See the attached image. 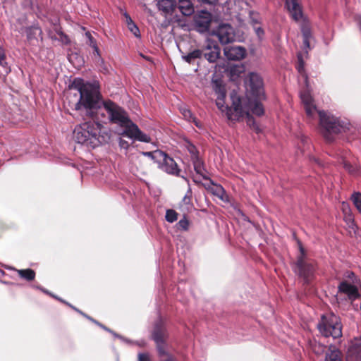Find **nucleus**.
Here are the masks:
<instances>
[{"label": "nucleus", "instance_id": "27", "mask_svg": "<svg viewBox=\"0 0 361 361\" xmlns=\"http://www.w3.org/2000/svg\"><path fill=\"white\" fill-rule=\"evenodd\" d=\"M16 271L20 278L27 281H32L35 279L36 273L32 269H16Z\"/></svg>", "mask_w": 361, "mask_h": 361}, {"label": "nucleus", "instance_id": "23", "mask_svg": "<svg viewBox=\"0 0 361 361\" xmlns=\"http://www.w3.org/2000/svg\"><path fill=\"white\" fill-rule=\"evenodd\" d=\"M324 361H343V354L336 346L330 345L325 353Z\"/></svg>", "mask_w": 361, "mask_h": 361}, {"label": "nucleus", "instance_id": "8", "mask_svg": "<svg viewBox=\"0 0 361 361\" xmlns=\"http://www.w3.org/2000/svg\"><path fill=\"white\" fill-rule=\"evenodd\" d=\"M109 105L110 106H106L109 109V121L124 128V130L128 129L133 122L129 118L127 112L112 101H109Z\"/></svg>", "mask_w": 361, "mask_h": 361}, {"label": "nucleus", "instance_id": "50", "mask_svg": "<svg viewBox=\"0 0 361 361\" xmlns=\"http://www.w3.org/2000/svg\"><path fill=\"white\" fill-rule=\"evenodd\" d=\"M202 4L215 5L219 0H198Z\"/></svg>", "mask_w": 361, "mask_h": 361}, {"label": "nucleus", "instance_id": "53", "mask_svg": "<svg viewBox=\"0 0 361 361\" xmlns=\"http://www.w3.org/2000/svg\"><path fill=\"white\" fill-rule=\"evenodd\" d=\"M190 121L194 123V124L199 128L202 127V123L195 116H193Z\"/></svg>", "mask_w": 361, "mask_h": 361}, {"label": "nucleus", "instance_id": "12", "mask_svg": "<svg viewBox=\"0 0 361 361\" xmlns=\"http://www.w3.org/2000/svg\"><path fill=\"white\" fill-rule=\"evenodd\" d=\"M212 22V15L206 11H201L194 17V23L197 30L204 32L209 30Z\"/></svg>", "mask_w": 361, "mask_h": 361}, {"label": "nucleus", "instance_id": "54", "mask_svg": "<svg viewBox=\"0 0 361 361\" xmlns=\"http://www.w3.org/2000/svg\"><path fill=\"white\" fill-rule=\"evenodd\" d=\"M255 30H256V33L259 37H261L262 36L264 35V30L262 27H256Z\"/></svg>", "mask_w": 361, "mask_h": 361}, {"label": "nucleus", "instance_id": "42", "mask_svg": "<svg viewBox=\"0 0 361 361\" xmlns=\"http://www.w3.org/2000/svg\"><path fill=\"white\" fill-rule=\"evenodd\" d=\"M188 152H190V154H191L192 159L195 157H199V152L194 145L189 144V145L188 146Z\"/></svg>", "mask_w": 361, "mask_h": 361}, {"label": "nucleus", "instance_id": "2", "mask_svg": "<svg viewBox=\"0 0 361 361\" xmlns=\"http://www.w3.org/2000/svg\"><path fill=\"white\" fill-rule=\"evenodd\" d=\"M70 88L77 90L80 94L79 99L75 104V110H80L83 106L87 114L89 110L95 109L103 102L100 92L90 84L85 83L82 78H75L70 85Z\"/></svg>", "mask_w": 361, "mask_h": 361}, {"label": "nucleus", "instance_id": "20", "mask_svg": "<svg viewBox=\"0 0 361 361\" xmlns=\"http://www.w3.org/2000/svg\"><path fill=\"white\" fill-rule=\"evenodd\" d=\"M348 361H361V343H353L347 353Z\"/></svg>", "mask_w": 361, "mask_h": 361}, {"label": "nucleus", "instance_id": "39", "mask_svg": "<svg viewBox=\"0 0 361 361\" xmlns=\"http://www.w3.org/2000/svg\"><path fill=\"white\" fill-rule=\"evenodd\" d=\"M85 36L87 38V44L89 46L92 47V48H96L97 41L96 39L92 37V34L90 32H87L85 33Z\"/></svg>", "mask_w": 361, "mask_h": 361}, {"label": "nucleus", "instance_id": "15", "mask_svg": "<svg viewBox=\"0 0 361 361\" xmlns=\"http://www.w3.org/2000/svg\"><path fill=\"white\" fill-rule=\"evenodd\" d=\"M300 99L304 105L307 116L312 118L317 111L316 106L314 104V100L308 90H304L300 92Z\"/></svg>", "mask_w": 361, "mask_h": 361}, {"label": "nucleus", "instance_id": "26", "mask_svg": "<svg viewBox=\"0 0 361 361\" xmlns=\"http://www.w3.org/2000/svg\"><path fill=\"white\" fill-rule=\"evenodd\" d=\"M207 49L209 51L204 54V58L210 63L215 62L220 56V48L214 45L213 47L208 46Z\"/></svg>", "mask_w": 361, "mask_h": 361}, {"label": "nucleus", "instance_id": "58", "mask_svg": "<svg viewBox=\"0 0 361 361\" xmlns=\"http://www.w3.org/2000/svg\"><path fill=\"white\" fill-rule=\"evenodd\" d=\"M357 21L361 29V16L357 18Z\"/></svg>", "mask_w": 361, "mask_h": 361}, {"label": "nucleus", "instance_id": "52", "mask_svg": "<svg viewBox=\"0 0 361 361\" xmlns=\"http://www.w3.org/2000/svg\"><path fill=\"white\" fill-rule=\"evenodd\" d=\"M119 145L121 147L124 148V149H128L129 147L128 142L122 139H120Z\"/></svg>", "mask_w": 361, "mask_h": 361}, {"label": "nucleus", "instance_id": "59", "mask_svg": "<svg viewBox=\"0 0 361 361\" xmlns=\"http://www.w3.org/2000/svg\"><path fill=\"white\" fill-rule=\"evenodd\" d=\"M235 69H236V68H235V67L232 68H231V73L232 74L235 73Z\"/></svg>", "mask_w": 361, "mask_h": 361}, {"label": "nucleus", "instance_id": "44", "mask_svg": "<svg viewBox=\"0 0 361 361\" xmlns=\"http://www.w3.org/2000/svg\"><path fill=\"white\" fill-rule=\"evenodd\" d=\"M6 54L4 49L0 47V66L6 67L7 63L6 62Z\"/></svg>", "mask_w": 361, "mask_h": 361}, {"label": "nucleus", "instance_id": "31", "mask_svg": "<svg viewBox=\"0 0 361 361\" xmlns=\"http://www.w3.org/2000/svg\"><path fill=\"white\" fill-rule=\"evenodd\" d=\"M225 99H216V105L218 109L221 110L222 112L226 111V116H228V111H231V114L233 117H235V111H233V105L231 107H228V106H225Z\"/></svg>", "mask_w": 361, "mask_h": 361}, {"label": "nucleus", "instance_id": "35", "mask_svg": "<svg viewBox=\"0 0 361 361\" xmlns=\"http://www.w3.org/2000/svg\"><path fill=\"white\" fill-rule=\"evenodd\" d=\"M166 220L168 222L173 223L178 219V214L173 209H168L166 212Z\"/></svg>", "mask_w": 361, "mask_h": 361}, {"label": "nucleus", "instance_id": "49", "mask_svg": "<svg viewBox=\"0 0 361 361\" xmlns=\"http://www.w3.org/2000/svg\"><path fill=\"white\" fill-rule=\"evenodd\" d=\"M214 92L216 94H220V92H225V87L221 84H216L214 87Z\"/></svg>", "mask_w": 361, "mask_h": 361}, {"label": "nucleus", "instance_id": "29", "mask_svg": "<svg viewBox=\"0 0 361 361\" xmlns=\"http://www.w3.org/2000/svg\"><path fill=\"white\" fill-rule=\"evenodd\" d=\"M214 187L212 188V193L218 197L223 201L228 200V196L224 190V188L220 185L214 184Z\"/></svg>", "mask_w": 361, "mask_h": 361}, {"label": "nucleus", "instance_id": "17", "mask_svg": "<svg viewBox=\"0 0 361 361\" xmlns=\"http://www.w3.org/2000/svg\"><path fill=\"white\" fill-rule=\"evenodd\" d=\"M285 6L293 20L297 22L302 19L303 13L298 0H286Z\"/></svg>", "mask_w": 361, "mask_h": 361}, {"label": "nucleus", "instance_id": "24", "mask_svg": "<svg viewBox=\"0 0 361 361\" xmlns=\"http://www.w3.org/2000/svg\"><path fill=\"white\" fill-rule=\"evenodd\" d=\"M176 8L185 16H191L195 11L194 6L190 0H178Z\"/></svg>", "mask_w": 361, "mask_h": 361}, {"label": "nucleus", "instance_id": "62", "mask_svg": "<svg viewBox=\"0 0 361 361\" xmlns=\"http://www.w3.org/2000/svg\"><path fill=\"white\" fill-rule=\"evenodd\" d=\"M62 39H64V37H60V40L62 42Z\"/></svg>", "mask_w": 361, "mask_h": 361}, {"label": "nucleus", "instance_id": "61", "mask_svg": "<svg viewBox=\"0 0 361 361\" xmlns=\"http://www.w3.org/2000/svg\"><path fill=\"white\" fill-rule=\"evenodd\" d=\"M350 275L354 276L353 272H350V274L348 275V276L350 277Z\"/></svg>", "mask_w": 361, "mask_h": 361}, {"label": "nucleus", "instance_id": "55", "mask_svg": "<svg viewBox=\"0 0 361 361\" xmlns=\"http://www.w3.org/2000/svg\"><path fill=\"white\" fill-rule=\"evenodd\" d=\"M303 44L305 47L310 48V39L303 38Z\"/></svg>", "mask_w": 361, "mask_h": 361}, {"label": "nucleus", "instance_id": "3", "mask_svg": "<svg viewBox=\"0 0 361 361\" xmlns=\"http://www.w3.org/2000/svg\"><path fill=\"white\" fill-rule=\"evenodd\" d=\"M233 108L235 111V117L232 116L231 111H228V119L238 121L245 116V114L252 112L253 114L261 116L264 113V107L260 102L263 99H255L253 97H240L236 94H231Z\"/></svg>", "mask_w": 361, "mask_h": 361}, {"label": "nucleus", "instance_id": "33", "mask_svg": "<svg viewBox=\"0 0 361 361\" xmlns=\"http://www.w3.org/2000/svg\"><path fill=\"white\" fill-rule=\"evenodd\" d=\"M245 116L247 118V125L257 133H259L261 130L258 126V124L256 123L255 120L254 119L253 116L250 114H245Z\"/></svg>", "mask_w": 361, "mask_h": 361}, {"label": "nucleus", "instance_id": "32", "mask_svg": "<svg viewBox=\"0 0 361 361\" xmlns=\"http://www.w3.org/2000/svg\"><path fill=\"white\" fill-rule=\"evenodd\" d=\"M162 152L160 149H157L152 152H142L141 154L145 157H149L155 163H157L158 161H160Z\"/></svg>", "mask_w": 361, "mask_h": 361}, {"label": "nucleus", "instance_id": "9", "mask_svg": "<svg viewBox=\"0 0 361 361\" xmlns=\"http://www.w3.org/2000/svg\"><path fill=\"white\" fill-rule=\"evenodd\" d=\"M151 338L154 341L156 348L162 351L163 347H168L169 333L161 319L155 322L151 332Z\"/></svg>", "mask_w": 361, "mask_h": 361}, {"label": "nucleus", "instance_id": "16", "mask_svg": "<svg viewBox=\"0 0 361 361\" xmlns=\"http://www.w3.org/2000/svg\"><path fill=\"white\" fill-rule=\"evenodd\" d=\"M246 54V49L240 46H229L224 49V54L228 60H242L245 57Z\"/></svg>", "mask_w": 361, "mask_h": 361}, {"label": "nucleus", "instance_id": "21", "mask_svg": "<svg viewBox=\"0 0 361 361\" xmlns=\"http://www.w3.org/2000/svg\"><path fill=\"white\" fill-rule=\"evenodd\" d=\"M27 35V39L30 44H34L35 42H38V37L42 39V31L38 26H30L25 29Z\"/></svg>", "mask_w": 361, "mask_h": 361}, {"label": "nucleus", "instance_id": "1", "mask_svg": "<svg viewBox=\"0 0 361 361\" xmlns=\"http://www.w3.org/2000/svg\"><path fill=\"white\" fill-rule=\"evenodd\" d=\"M102 125L92 121H85L75 127L73 137L78 143L87 147L95 148L110 140V135L102 131Z\"/></svg>", "mask_w": 361, "mask_h": 361}, {"label": "nucleus", "instance_id": "6", "mask_svg": "<svg viewBox=\"0 0 361 361\" xmlns=\"http://www.w3.org/2000/svg\"><path fill=\"white\" fill-rule=\"evenodd\" d=\"M293 271L302 279L304 284H310L315 279V273L317 269V263L314 259L304 261L302 259H296Z\"/></svg>", "mask_w": 361, "mask_h": 361}, {"label": "nucleus", "instance_id": "28", "mask_svg": "<svg viewBox=\"0 0 361 361\" xmlns=\"http://www.w3.org/2000/svg\"><path fill=\"white\" fill-rule=\"evenodd\" d=\"M202 54V51L200 49H195L192 51L188 53L187 55L183 56V58L187 63H192L194 60L200 59Z\"/></svg>", "mask_w": 361, "mask_h": 361}, {"label": "nucleus", "instance_id": "34", "mask_svg": "<svg viewBox=\"0 0 361 361\" xmlns=\"http://www.w3.org/2000/svg\"><path fill=\"white\" fill-rule=\"evenodd\" d=\"M351 200L357 209L361 214V193L354 192L351 196Z\"/></svg>", "mask_w": 361, "mask_h": 361}, {"label": "nucleus", "instance_id": "41", "mask_svg": "<svg viewBox=\"0 0 361 361\" xmlns=\"http://www.w3.org/2000/svg\"><path fill=\"white\" fill-rule=\"evenodd\" d=\"M137 361H153L148 353H140L137 355Z\"/></svg>", "mask_w": 361, "mask_h": 361}, {"label": "nucleus", "instance_id": "45", "mask_svg": "<svg viewBox=\"0 0 361 361\" xmlns=\"http://www.w3.org/2000/svg\"><path fill=\"white\" fill-rule=\"evenodd\" d=\"M302 34L303 38L310 39V37H311L310 28L307 26H303L302 27Z\"/></svg>", "mask_w": 361, "mask_h": 361}, {"label": "nucleus", "instance_id": "19", "mask_svg": "<svg viewBox=\"0 0 361 361\" xmlns=\"http://www.w3.org/2000/svg\"><path fill=\"white\" fill-rule=\"evenodd\" d=\"M41 290L51 295V297L57 299L58 300L62 302L63 303L66 304V305H68V307H70L71 308H72L73 310H74L75 312H78L79 314H80L81 315H82L84 317L87 318V319H89L90 321H91L92 322L96 324L97 325H98L99 326L102 327V329H104V330L107 331H111V330L107 328L106 326H105L104 325H103L102 324H101L100 322H99L98 321L95 320L94 318L91 317L90 316L87 315V314H85V312H83L82 311H81L80 310L78 309L77 307H74L73 305H72L71 304H70L69 302H66L64 301L63 300L58 298L57 296H55L53 294L50 293L48 290H44L43 288H41Z\"/></svg>", "mask_w": 361, "mask_h": 361}, {"label": "nucleus", "instance_id": "56", "mask_svg": "<svg viewBox=\"0 0 361 361\" xmlns=\"http://www.w3.org/2000/svg\"><path fill=\"white\" fill-rule=\"evenodd\" d=\"M226 98V92H220V94H216V99H225Z\"/></svg>", "mask_w": 361, "mask_h": 361}, {"label": "nucleus", "instance_id": "60", "mask_svg": "<svg viewBox=\"0 0 361 361\" xmlns=\"http://www.w3.org/2000/svg\"><path fill=\"white\" fill-rule=\"evenodd\" d=\"M137 161L139 162V163H141L142 161V159H140V157H137Z\"/></svg>", "mask_w": 361, "mask_h": 361}, {"label": "nucleus", "instance_id": "25", "mask_svg": "<svg viewBox=\"0 0 361 361\" xmlns=\"http://www.w3.org/2000/svg\"><path fill=\"white\" fill-rule=\"evenodd\" d=\"M192 161L195 172L200 175L204 180L209 179V177L207 175V171L205 169L204 161L200 158V157H195Z\"/></svg>", "mask_w": 361, "mask_h": 361}, {"label": "nucleus", "instance_id": "47", "mask_svg": "<svg viewBox=\"0 0 361 361\" xmlns=\"http://www.w3.org/2000/svg\"><path fill=\"white\" fill-rule=\"evenodd\" d=\"M299 248L300 254L297 257V259H302L304 261L310 260V259L307 257L305 250L301 244H300Z\"/></svg>", "mask_w": 361, "mask_h": 361}, {"label": "nucleus", "instance_id": "38", "mask_svg": "<svg viewBox=\"0 0 361 361\" xmlns=\"http://www.w3.org/2000/svg\"><path fill=\"white\" fill-rule=\"evenodd\" d=\"M54 30L60 37H64V39H62V42L63 44H67L70 42L68 37L62 31L61 27L60 26H55Z\"/></svg>", "mask_w": 361, "mask_h": 361}, {"label": "nucleus", "instance_id": "37", "mask_svg": "<svg viewBox=\"0 0 361 361\" xmlns=\"http://www.w3.org/2000/svg\"><path fill=\"white\" fill-rule=\"evenodd\" d=\"M128 28L136 37L140 36V30L133 20H130V23H128Z\"/></svg>", "mask_w": 361, "mask_h": 361}, {"label": "nucleus", "instance_id": "48", "mask_svg": "<svg viewBox=\"0 0 361 361\" xmlns=\"http://www.w3.org/2000/svg\"><path fill=\"white\" fill-rule=\"evenodd\" d=\"M183 116L185 119L188 120L189 121H191V119L193 118V114L189 109H183L182 112Z\"/></svg>", "mask_w": 361, "mask_h": 361}, {"label": "nucleus", "instance_id": "10", "mask_svg": "<svg viewBox=\"0 0 361 361\" xmlns=\"http://www.w3.org/2000/svg\"><path fill=\"white\" fill-rule=\"evenodd\" d=\"M109 101H103L95 109L89 110L86 116L92 118L94 123H106L109 120V109L106 108V106H109Z\"/></svg>", "mask_w": 361, "mask_h": 361}, {"label": "nucleus", "instance_id": "51", "mask_svg": "<svg viewBox=\"0 0 361 361\" xmlns=\"http://www.w3.org/2000/svg\"><path fill=\"white\" fill-rule=\"evenodd\" d=\"M93 49H94V52H93L94 56H97L99 60L103 61V59L101 58L100 51H99L98 46L97 45L96 48H93Z\"/></svg>", "mask_w": 361, "mask_h": 361}, {"label": "nucleus", "instance_id": "14", "mask_svg": "<svg viewBox=\"0 0 361 361\" xmlns=\"http://www.w3.org/2000/svg\"><path fill=\"white\" fill-rule=\"evenodd\" d=\"M122 135L143 142L149 143L151 142V137L148 135L142 133L134 123L128 127V129L124 130Z\"/></svg>", "mask_w": 361, "mask_h": 361}, {"label": "nucleus", "instance_id": "30", "mask_svg": "<svg viewBox=\"0 0 361 361\" xmlns=\"http://www.w3.org/2000/svg\"><path fill=\"white\" fill-rule=\"evenodd\" d=\"M168 347H163L162 351L157 349L160 361H175L174 357L167 351Z\"/></svg>", "mask_w": 361, "mask_h": 361}, {"label": "nucleus", "instance_id": "43", "mask_svg": "<svg viewBox=\"0 0 361 361\" xmlns=\"http://www.w3.org/2000/svg\"><path fill=\"white\" fill-rule=\"evenodd\" d=\"M178 224L179 227L181 228L182 229L188 230V226H189V221L187 219V218L185 216H184L183 219H180L178 221Z\"/></svg>", "mask_w": 361, "mask_h": 361}, {"label": "nucleus", "instance_id": "22", "mask_svg": "<svg viewBox=\"0 0 361 361\" xmlns=\"http://www.w3.org/2000/svg\"><path fill=\"white\" fill-rule=\"evenodd\" d=\"M157 6L160 11L169 14L176 11L177 2L174 0H159Z\"/></svg>", "mask_w": 361, "mask_h": 361}, {"label": "nucleus", "instance_id": "40", "mask_svg": "<svg viewBox=\"0 0 361 361\" xmlns=\"http://www.w3.org/2000/svg\"><path fill=\"white\" fill-rule=\"evenodd\" d=\"M298 65L296 66V68L298 70V71L300 73V74H302L304 73V65H305V63H304V61L302 59V57L301 56V54H299L298 56Z\"/></svg>", "mask_w": 361, "mask_h": 361}, {"label": "nucleus", "instance_id": "13", "mask_svg": "<svg viewBox=\"0 0 361 361\" xmlns=\"http://www.w3.org/2000/svg\"><path fill=\"white\" fill-rule=\"evenodd\" d=\"M216 35L222 44L231 43L235 39L233 28L228 24L219 25L216 30Z\"/></svg>", "mask_w": 361, "mask_h": 361}, {"label": "nucleus", "instance_id": "4", "mask_svg": "<svg viewBox=\"0 0 361 361\" xmlns=\"http://www.w3.org/2000/svg\"><path fill=\"white\" fill-rule=\"evenodd\" d=\"M317 113L319 117L321 133L328 142L334 140V135L345 132L348 128V123L339 118L328 114L324 111H318Z\"/></svg>", "mask_w": 361, "mask_h": 361}, {"label": "nucleus", "instance_id": "36", "mask_svg": "<svg viewBox=\"0 0 361 361\" xmlns=\"http://www.w3.org/2000/svg\"><path fill=\"white\" fill-rule=\"evenodd\" d=\"M343 168L352 175H355L357 173V167L356 166L352 165L350 162L343 161Z\"/></svg>", "mask_w": 361, "mask_h": 361}, {"label": "nucleus", "instance_id": "5", "mask_svg": "<svg viewBox=\"0 0 361 361\" xmlns=\"http://www.w3.org/2000/svg\"><path fill=\"white\" fill-rule=\"evenodd\" d=\"M320 334L325 336H332L334 338L342 336V324L339 317L334 314H324L317 324Z\"/></svg>", "mask_w": 361, "mask_h": 361}, {"label": "nucleus", "instance_id": "57", "mask_svg": "<svg viewBox=\"0 0 361 361\" xmlns=\"http://www.w3.org/2000/svg\"><path fill=\"white\" fill-rule=\"evenodd\" d=\"M126 23H127V25L128 26V23H130V20H132L131 18L126 14Z\"/></svg>", "mask_w": 361, "mask_h": 361}, {"label": "nucleus", "instance_id": "18", "mask_svg": "<svg viewBox=\"0 0 361 361\" xmlns=\"http://www.w3.org/2000/svg\"><path fill=\"white\" fill-rule=\"evenodd\" d=\"M338 288L339 292L347 295L350 300H355L360 296L357 287L346 281L341 282Z\"/></svg>", "mask_w": 361, "mask_h": 361}, {"label": "nucleus", "instance_id": "7", "mask_svg": "<svg viewBox=\"0 0 361 361\" xmlns=\"http://www.w3.org/2000/svg\"><path fill=\"white\" fill-rule=\"evenodd\" d=\"M247 93L245 97L255 99H265L263 80L261 76L255 73H250L245 81Z\"/></svg>", "mask_w": 361, "mask_h": 361}, {"label": "nucleus", "instance_id": "11", "mask_svg": "<svg viewBox=\"0 0 361 361\" xmlns=\"http://www.w3.org/2000/svg\"><path fill=\"white\" fill-rule=\"evenodd\" d=\"M159 169L164 172L176 176H180V169L174 159L168 154L162 152L160 161L157 163Z\"/></svg>", "mask_w": 361, "mask_h": 361}, {"label": "nucleus", "instance_id": "46", "mask_svg": "<svg viewBox=\"0 0 361 361\" xmlns=\"http://www.w3.org/2000/svg\"><path fill=\"white\" fill-rule=\"evenodd\" d=\"M183 202L185 204H192V192L190 189L188 191L186 195L183 198Z\"/></svg>", "mask_w": 361, "mask_h": 361}]
</instances>
